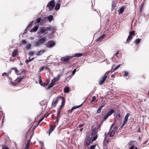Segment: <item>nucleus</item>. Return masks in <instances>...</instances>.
I'll list each match as a JSON object with an SVG mask.
<instances>
[{"label":"nucleus","instance_id":"obj_25","mask_svg":"<svg viewBox=\"0 0 149 149\" xmlns=\"http://www.w3.org/2000/svg\"><path fill=\"white\" fill-rule=\"evenodd\" d=\"M33 59H34L33 57L32 58H31L30 57H29L28 59H27L25 61V62H26V63L28 64L29 62H30L31 61H32V60H33Z\"/></svg>","mask_w":149,"mask_h":149},{"label":"nucleus","instance_id":"obj_37","mask_svg":"<svg viewBox=\"0 0 149 149\" xmlns=\"http://www.w3.org/2000/svg\"><path fill=\"white\" fill-rule=\"evenodd\" d=\"M11 70H14L15 73L17 74H18V72L17 69L15 68H13L11 69Z\"/></svg>","mask_w":149,"mask_h":149},{"label":"nucleus","instance_id":"obj_44","mask_svg":"<svg viewBox=\"0 0 149 149\" xmlns=\"http://www.w3.org/2000/svg\"><path fill=\"white\" fill-rule=\"evenodd\" d=\"M29 146H30V141H29V142H27L25 147L29 148Z\"/></svg>","mask_w":149,"mask_h":149},{"label":"nucleus","instance_id":"obj_34","mask_svg":"<svg viewBox=\"0 0 149 149\" xmlns=\"http://www.w3.org/2000/svg\"><path fill=\"white\" fill-rule=\"evenodd\" d=\"M52 18H53L52 16L51 15H50L48 17V20L49 22H51V21Z\"/></svg>","mask_w":149,"mask_h":149},{"label":"nucleus","instance_id":"obj_29","mask_svg":"<svg viewBox=\"0 0 149 149\" xmlns=\"http://www.w3.org/2000/svg\"><path fill=\"white\" fill-rule=\"evenodd\" d=\"M70 91V89L68 87H65L64 89V92L65 93H68Z\"/></svg>","mask_w":149,"mask_h":149},{"label":"nucleus","instance_id":"obj_53","mask_svg":"<svg viewBox=\"0 0 149 149\" xmlns=\"http://www.w3.org/2000/svg\"><path fill=\"white\" fill-rule=\"evenodd\" d=\"M59 120V118L57 117L55 121L56 123H57V124H58V122Z\"/></svg>","mask_w":149,"mask_h":149},{"label":"nucleus","instance_id":"obj_6","mask_svg":"<svg viewBox=\"0 0 149 149\" xmlns=\"http://www.w3.org/2000/svg\"><path fill=\"white\" fill-rule=\"evenodd\" d=\"M126 147L129 148V149H138L137 147H135L134 141H130L126 146Z\"/></svg>","mask_w":149,"mask_h":149},{"label":"nucleus","instance_id":"obj_1","mask_svg":"<svg viewBox=\"0 0 149 149\" xmlns=\"http://www.w3.org/2000/svg\"><path fill=\"white\" fill-rule=\"evenodd\" d=\"M116 130V127H114L113 128L112 125L110 128L109 132L106 134V133L104 135L105 138L104 139V141L103 142L104 145H105V146H107L108 145L109 143V141L108 139L106 140V137L108 136H109L110 137H112L113 136L115 133V132Z\"/></svg>","mask_w":149,"mask_h":149},{"label":"nucleus","instance_id":"obj_15","mask_svg":"<svg viewBox=\"0 0 149 149\" xmlns=\"http://www.w3.org/2000/svg\"><path fill=\"white\" fill-rule=\"evenodd\" d=\"M98 129V128H97L96 127H95L92 130L91 132V134L92 135H97V133Z\"/></svg>","mask_w":149,"mask_h":149},{"label":"nucleus","instance_id":"obj_39","mask_svg":"<svg viewBox=\"0 0 149 149\" xmlns=\"http://www.w3.org/2000/svg\"><path fill=\"white\" fill-rule=\"evenodd\" d=\"M94 136H94L93 137L92 139L91 140L92 142L93 141H95L97 138V135H94Z\"/></svg>","mask_w":149,"mask_h":149},{"label":"nucleus","instance_id":"obj_13","mask_svg":"<svg viewBox=\"0 0 149 149\" xmlns=\"http://www.w3.org/2000/svg\"><path fill=\"white\" fill-rule=\"evenodd\" d=\"M64 100L62 102V103L61 104V105L60 106V108L59 109L57 115V117L59 118V116L60 115V113L62 109V108L64 106Z\"/></svg>","mask_w":149,"mask_h":149},{"label":"nucleus","instance_id":"obj_47","mask_svg":"<svg viewBox=\"0 0 149 149\" xmlns=\"http://www.w3.org/2000/svg\"><path fill=\"white\" fill-rule=\"evenodd\" d=\"M62 1H63L64 3L65 0H59L58 1V2L59 4L61 3Z\"/></svg>","mask_w":149,"mask_h":149},{"label":"nucleus","instance_id":"obj_9","mask_svg":"<svg viewBox=\"0 0 149 149\" xmlns=\"http://www.w3.org/2000/svg\"><path fill=\"white\" fill-rule=\"evenodd\" d=\"M130 115V113H127L125 116L124 120L123 122V123L120 127L121 128H122L123 127L124 125L127 123L128 120V118L129 116Z\"/></svg>","mask_w":149,"mask_h":149},{"label":"nucleus","instance_id":"obj_61","mask_svg":"<svg viewBox=\"0 0 149 149\" xmlns=\"http://www.w3.org/2000/svg\"><path fill=\"white\" fill-rule=\"evenodd\" d=\"M47 84L46 83H43V85L42 86L45 87V86H47Z\"/></svg>","mask_w":149,"mask_h":149},{"label":"nucleus","instance_id":"obj_36","mask_svg":"<svg viewBox=\"0 0 149 149\" xmlns=\"http://www.w3.org/2000/svg\"><path fill=\"white\" fill-rule=\"evenodd\" d=\"M102 40V39H101V38H100V37L99 36L97 38V39L96 40V42H100Z\"/></svg>","mask_w":149,"mask_h":149},{"label":"nucleus","instance_id":"obj_58","mask_svg":"<svg viewBox=\"0 0 149 149\" xmlns=\"http://www.w3.org/2000/svg\"><path fill=\"white\" fill-rule=\"evenodd\" d=\"M45 69V67H42L40 69V71H43Z\"/></svg>","mask_w":149,"mask_h":149},{"label":"nucleus","instance_id":"obj_26","mask_svg":"<svg viewBox=\"0 0 149 149\" xmlns=\"http://www.w3.org/2000/svg\"><path fill=\"white\" fill-rule=\"evenodd\" d=\"M45 52V51L43 50H41L37 53L36 55L38 56L42 54Z\"/></svg>","mask_w":149,"mask_h":149},{"label":"nucleus","instance_id":"obj_11","mask_svg":"<svg viewBox=\"0 0 149 149\" xmlns=\"http://www.w3.org/2000/svg\"><path fill=\"white\" fill-rule=\"evenodd\" d=\"M45 18H41L40 17L38 18L36 20V22L37 23H40V24H43L44 22Z\"/></svg>","mask_w":149,"mask_h":149},{"label":"nucleus","instance_id":"obj_54","mask_svg":"<svg viewBox=\"0 0 149 149\" xmlns=\"http://www.w3.org/2000/svg\"><path fill=\"white\" fill-rule=\"evenodd\" d=\"M4 117H3V118L1 119V124L2 125H3V124L4 122Z\"/></svg>","mask_w":149,"mask_h":149},{"label":"nucleus","instance_id":"obj_32","mask_svg":"<svg viewBox=\"0 0 149 149\" xmlns=\"http://www.w3.org/2000/svg\"><path fill=\"white\" fill-rule=\"evenodd\" d=\"M104 107V105H102L101 107L97 110V113H100L101 112V110Z\"/></svg>","mask_w":149,"mask_h":149},{"label":"nucleus","instance_id":"obj_40","mask_svg":"<svg viewBox=\"0 0 149 149\" xmlns=\"http://www.w3.org/2000/svg\"><path fill=\"white\" fill-rule=\"evenodd\" d=\"M48 28H49V30L50 31H53L54 30V28L53 27L50 26L48 27Z\"/></svg>","mask_w":149,"mask_h":149},{"label":"nucleus","instance_id":"obj_35","mask_svg":"<svg viewBox=\"0 0 149 149\" xmlns=\"http://www.w3.org/2000/svg\"><path fill=\"white\" fill-rule=\"evenodd\" d=\"M22 79L23 78H17L16 80V82H17L18 83H19L21 81Z\"/></svg>","mask_w":149,"mask_h":149},{"label":"nucleus","instance_id":"obj_57","mask_svg":"<svg viewBox=\"0 0 149 149\" xmlns=\"http://www.w3.org/2000/svg\"><path fill=\"white\" fill-rule=\"evenodd\" d=\"M119 54V51H117L116 54V57H118V54Z\"/></svg>","mask_w":149,"mask_h":149},{"label":"nucleus","instance_id":"obj_62","mask_svg":"<svg viewBox=\"0 0 149 149\" xmlns=\"http://www.w3.org/2000/svg\"><path fill=\"white\" fill-rule=\"evenodd\" d=\"M33 22V21H32L30 24L28 26V27H29V26H31L32 24V23Z\"/></svg>","mask_w":149,"mask_h":149},{"label":"nucleus","instance_id":"obj_17","mask_svg":"<svg viewBox=\"0 0 149 149\" xmlns=\"http://www.w3.org/2000/svg\"><path fill=\"white\" fill-rule=\"evenodd\" d=\"M39 25L35 26L33 28L31 29L30 31L31 32L36 31L38 29Z\"/></svg>","mask_w":149,"mask_h":149},{"label":"nucleus","instance_id":"obj_48","mask_svg":"<svg viewBox=\"0 0 149 149\" xmlns=\"http://www.w3.org/2000/svg\"><path fill=\"white\" fill-rule=\"evenodd\" d=\"M84 125H85V124L84 123L82 124H80L77 127H82L84 126Z\"/></svg>","mask_w":149,"mask_h":149},{"label":"nucleus","instance_id":"obj_22","mask_svg":"<svg viewBox=\"0 0 149 149\" xmlns=\"http://www.w3.org/2000/svg\"><path fill=\"white\" fill-rule=\"evenodd\" d=\"M121 117L120 114L119 113L116 114L115 117V119L116 120H119Z\"/></svg>","mask_w":149,"mask_h":149},{"label":"nucleus","instance_id":"obj_50","mask_svg":"<svg viewBox=\"0 0 149 149\" xmlns=\"http://www.w3.org/2000/svg\"><path fill=\"white\" fill-rule=\"evenodd\" d=\"M34 54V52H31L29 53V55L33 56Z\"/></svg>","mask_w":149,"mask_h":149},{"label":"nucleus","instance_id":"obj_38","mask_svg":"<svg viewBox=\"0 0 149 149\" xmlns=\"http://www.w3.org/2000/svg\"><path fill=\"white\" fill-rule=\"evenodd\" d=\"M43 119H44L43 118H41L38 121V122H37L38 123L37 124V125L36 127L38 126V125L40 124V123L43 120Z\"/></svg>","mask_w":149,"mask_h":149},{"label":"nucleus","instance_id":"obj_3","mask_svg":"<svg viewBox=\"0 0 149 149\" xmlns=\"http://www.w3.org/2000/svg\"><path fill=\"white\" fill-rule=\"evenodd\" d=\"M112 72L110 71H109L107 72L100 79L99 81V84L100 85H101L102 84H103L104 82L107 78V74L109 73L111 74L112 73Z\"/></svg>","mask_w":149,"mask_h":149},{"label":"nucleus","instance_id":"obj_46","mask_svg":"<svg viewBox=\"0 0 149 149\" xmlns=\"http://www.w3.org/2000/svg\"><path fill=\"white\" fill-rule=\"evenodd\" d=\"M39 84L41 86H43V83L42 82L41 79H40L39 80Z\"/></svg>","mask_w":149,"mask_h":149},{"label":"nucleus","instance_id":"obj_52","mask_svg":"<svg viewBox=\"0 0 149 149\" xmlns=\"http://www.w3.org/2000/svg\"><path fill=\"white\" fill-rule=\"evenodd\" d=\"M26 43H27V42L25 40H23L22 41V44L24 45V44H26Z\"/></svg>","mask_w":149,"mask_h":149},{"label":"nucleus","instance_id":"obj_10","mask_svg":"<svg viewBox=\"0 0 149 149\" xmlns=\"http://www.w3.org/2000/svg\"><path fill=\"white\" fill-rule=\"evenodd\" d=\"M55 45V42L53 41H49L47 44V47L48 48H51L53 47Z\"/></svg>","mask_w":149,"mask_h":149},{"label":"nucleus","instance_id":"obj_30","mask_svg":"<svg viewBox=\"0 0 149 149\" xmlns=\"http://www.w3.org/2000/svg\"><path fill=\"white\" fill-rule=\"evenodd\" d=\"M60 7V5L59 3H56V5L55 8V9L56 10H57L59 9Z\"/></svg>","mask_w":149,"mask_h":149},{"label":"nucleus","instance_id":"obj_60","mask_svg":"<svg viewBox=\"0 0 149 149\" xmlns=\"http://www.w3.org/2000/svg\"><path fill=\"white\" fill-rule=\"evenodd\" d=\"M76 72V70L75 69H74L72 72V74H74Z\"/></svg>","mask_w":149,"mask_h":149},{"label":"nucleus","instance_id":"obj_45","mask_svg":"<svg viewBox=\"0 0 149 149\" xmlns=\"http://www.w3.org/2000/svg\"><path fill=\"white\" fill-rule=\"evenodd\" d=\"M2 149H10L8 147L4 145L2 146Z\"/></svg>","mask_w":149,"mask_h":149},{"label":"nucleus","instance_id":"obj_19","mask_svg":"<svg viewBox=\"0 0 149 149\" xmlns=\"http://www.w3.org/2000/svg\"><path fill=\"white\" fill-rule=\"evenodd\" d=\"M83 55L82 53H75L74 55H73L72 56V58L73 57H81Z\"/></svg>","mask_w":149,"mask_h":149},{"label":"nucleus","instance_id":"obj_20","mask_svg":"<svg viewBox=\"0 0 149 149\" xmlns=\"http://www.w3.org/2000/svg\"><path fill=\"white\" fill-rule=\"evenodd\" d=\"M82 104H81L79 105H77V106H74L71 108V110H69V111H70V112H71L74 109H75L77 108H79L80 107H81L82 106Z\"/></svg>","mask_w":149,"mask_h":149},{"label":"nucleus","instance_id":"obj_16","mask_svg":"<svg viewBox=\"0 0 149 149\" xmlns=\"http://www.w3.org/2000/svg\"><path fill=\"white\" fill-rule=\"evenodd\" d=\"M61 75L62 74H58L57 77H54L52 80L55 83L56 81H57L60 79V77Z\"/></svg>","mask_w":149,"mask_h":149},{"label":"nucleus","instance_id":"obj_12","mask_svg":"<svg viewBox=\"0 0 149 149\" xmlns=\"http://www.w3.org/2000/svg\"><path fill=\"white\" fill-rule=\"evenodd\" d=\"M56 125H50L49 126V128L48 130L49 131V136L50 134L52 133V132L54 130L55 127Z\"/></svg>","mask_w":149,"mask_h":149},{"label":"nucleus","instance_id":"obj_31","mask_svg":"<svg viewBox=\"0 0 149 149\" xmlns=\"http://www.w3.org/2000/svg\"><path fill=\"white\" fill-rule=\"evenodd\" d=\"M124 10V8L123 7H121L120 8L119 10H118V12L121 14H122L123 13Z\"/></svg>","mask_w":149,"mask_h":149},{"label":"nucleus","instance_id":"obj_49","mask_svg":"<svg viewBox=\"0 0 149 149\" xmlns=\"http://www.w3.org/2000/svg\"><path fill=\"white\" fill-rule=\"evenodd\" d=\"M96 100V97L95 96H94L93 97L92 100L91 101L92 102H93L94 101Z\"/></svg>","mask_w":149,"mask_h":149},{"label":"nucleus","instance_id":"obj_27","mask_svg":"<svg viewBox=\"0 0 149 149\" xmlns=\"http://www.w3.org/2000/svg\"><path fill=\"white\" fill-rule=\"evenodd\" d=\"M141 39L139 38L136 39L134 41V42L135 44L136 45L139 43L141 40Z\"/></svg>","mask_w":149,"mask_h":149},{"label":"nucleus","instance_id":"obj_18","mask_svg":"<svg viewBox=\"0 0 149 149\" xmlns=\"http://www.w3.org/2000/svg\"><path fill=\"white\" fill-rule=\"evenodd\" d=\"M18 54V51L17 49L14 50L13 52L12 56L13 57H15Z\"/></svg>","mask_w":149,"mask_h":149},{"label":"nucleus","instance_id":"obj_24","mask_svg":"<svg viewBox=\"0 0 149 149\" xmlns=\"http://www.w3.org/2000/svg\"><path fill=\"white\" fill-rule=\"evenodd\" d=\"M38 32L39 33H42L45 32L46 33L45 30L44 29V27L40 28L38 31Z\"/></svg>","mask_w":149,"mask_h":149},{"label":"nucleus","instance_id":"obj_55","mask_svg":"<svg viewBox=\"0 0 149 149\" xmlns=\"http://www.w3.org/2000/svg\"><path fill=\"white\" fill-rule=\"evenodd\" d=\"M100 38H101V39L102 40L103 39L105 38V35L104 34L102 35V36H100Z\"/></svg>","mask_w":149,"mask_h":149},{"label":"nucleus","instance_id":"obj_2","mask_svg":"<svg viewBox=\"0 0 149 149\" xmlns=\"http://www.w3.org/2000/svg\"><path fill=\"white\" fill-rule=\"evenodd\" d=\"M62 100V102L64 100V106L65 105V98L63 97L60 96H58V97L56 98V100H55L54 99L52 103V107H55L58 103V101L60 100Z\"/></svg>","mask_w":149,"mask_h":149},{"label":"nucleus","instance_id":"obj_63","mask_svg":"<svg viewBox=\"0 0 149 149\" xmlns=\"http://www.w3.org/2000/svg\"><path fill=\"white\" fill-rule=\"evenodd\" d=\"M83 128H80L79 130L78 129L77 130H79L80 132H81L83 131Z\"/></svg>","mask_w":149,"mask_h":149},{"label":"nucleus","instance_id":"obj_42","mask_svg":"<svg viewBox=\"0 0 149 149\" xmlns=\"http://www.w3.org/2000/svg\"><path fill=\"white\" fill-rule=\"evenodd\" d=\"M31 45L30 44H28L26 46V49H29L31 47Z\"/></svg>","mask_w":149,"mask_h":149},{"label":"nucleus","instance_id":"obj_64","mask_svg":"<svg viewBox=\"0 0 149 149\" xmlns=\"http://www.w3.org/2000/svg\"><path fill=\"white\" fill-rule=\"evenodd\" d=\"M45 67V69L46 70H48L49 68L48 67H46V66H45V67Z\"/></svg>","mask_w":149,"mask_h":149},{"label":"nucleus","instance_id":"obj_33","mask_svg":"<svg viewBox=\"0 0 149 149\" xmlns=\"http://www.w3.org/2000/svg\"><path fill=\"white\" fill-rule=\"evenodd\" d=\"M135 31H130L129 33V35L132 36H134L135 35Z\"/></svg>","mask_w":149,"mask_h":149},{"label":"nucleus","instance_id":"obj_43","mask_svg":"<svg viewBox=\"0 0 149 149\" xmlns=\"http://www.w3.org/2000/svg\"><path fill=\"white\" fill-rule=\"evenodd\" d=\"M120 66V65L119 64V65H118L117 66H116L114 69L113 71V72H114L115 70L118 69L119 68Z\"/></svg>","mask_w":149,"mask_h":149},{"label":"nucleus","instance_id":"obj_21","mask_svg":"<svg viewBox=\"0 0 149 149\" xmlns=\"http://www.w3.org/2000/svg\"><path fill=\"white\" fill-rule=\"evenodd\" d=\"M133 36L129 35L127 40L126 43H129L130 40L132 39Z\"/></svg>","mask_w":149,"mask_h":149},{"label":"nucleus","instance_id":"obj_23","mask_svg":"<svg viewBox=\"0 0 149 149\" xmlns=\"http://www.w3.org/2000/svg\"><path fill=\"white\" fill-rule=\"evenodd\" d=\"M55 84V83L54 81H53L52 80L51 82L50 83L49 85L48 86L47 89H49L51 88Z\"/></svg>","mask_w":149,"mask_h":149},{"label":"nucleus","instance_id":"obj_51","mask_svg":"<svg viewBox=\"0 0 149 149\" xmlns=\"http://www.w3.org/2000/svg\"><path fill=\"white\" fill-rule=\"evenodd\" d=\"M128 72H125L123 74V76L125 77H127L128 75Z\"/></svg>","mask_w":149,"mask_h":149},{"label":"nucleus","instance_id":"obj_59","mask_svg":"<svg viewBox=\"0 0 149 149\" xmlns=\"http://www.w3.org/2000/svg\"><path fill=\"white\" fill-rule=\"evenodd\" d=\"M46 83L48 84L49 82V79H47V80H46Z\"/></svg>","mask_w":149,"mask_h":149},{"label":"nucleus","instance_id":"obj_7","mask_svg":"<svg viewBox=\"0 0 149 149\" xmlns=\"http://www.w3.org/2000/svg\"><path fill=\"white\" fill-rule=\"evenodd\" d=\"M55 6V3L54 0L49 1L47 4V7L50 10L53 9Z\"/></svg>","mask_w":149,"mask_h":149},{"label":"nucleus","instance_id":"obj_56","mask_svg":"<svg viewBox=\"0 0 149 149\" xmlns=\"http://www.w3.org/2000/svg\"><path fill=\"white\" fill-rule=\"evenodd\" d=\"M44 29L45 31V32L47 31L49 29V28H48V27H46L45 28H44Z\"/></svg>","mask_w":149,"mask_h":149},{"label":"nucleus","instance_id":"obj_41","mask_svg":"<svg viewBox=\"0 0 149 149\" xmlns=\"http://www.w3.org/2000/svg\"><path fill=\"white\" fill-rule=\"evenodd\" d=\"M96 145H94L91 146H90L89 149H95V147H96Z\"/></svg>","mask_w":149,"mask_h":149},{"label":"nucleus","instance_id":"obj_28","mask_svg":"<svg viewBox=\"0 0 149 149\" xmlns=\"http://www.w3.org/2000/svg\"><path fill=\"white\" fill-rule=\"evenodd\" d=\"M116 5V3L115 1H112L111 5V10H113L114 8L115 7Z\"/></svg>","mask_w":149,"mask_h":149},{"label":"nucleus","instance_id":"obj_14","mask_svg":"<svg viewBox=\"0 0 149 149\" xmlns=\"http://www.w3.org/2000/svg\"><path fill=\"white\" fill-rule=\"evenodd\" d=\"M92 137V136L91 137L89 136L87 138L86 142V146L88 147L89 146L90 144L91 143Z\"/></svg>","mask_w":149,"mask_h":149},{"label":"nucleus","instance_id":"obj_4","mask_svg":"<svg viewBox=\"0 0 149 149\" xmlns=\"http://www.w3.org/2000/svg\"><path fill=\"white\" fill-rule=\"evenodd\" d=\"M45 41V38H41V39H38L37 41L33 42V46L35 47L39 46L40 45H42L44 43Z\"/></svg>","mask_w":149,"mask_h":149},{"label":"nucleus","instance_id":"obj_8","mask_svg":"<svg viewBox=\"0 0 149 149\" xmlns=\"http://www.w3.org/2000/svg\"><path fill=\"white\" fill-rule=\"evenodd\" d=\"M72 56H69L66 55L65 56L62 57L61 60L64 62H69L70 61V60L72 59Z\"/></svg>","mask_w":149,"mask_h":149},{"label":"nucleus","instance_id":"obj_5","mask_svg":"<svg viewBox=\"0 0 149 149\" xmlns=\"http://www.w3.org/2000/svg\"><path fill=\"white\" fill-rule=\"evenodd\" d=\"M114 112V110L113 109H111L108 112H105V114H103L104 117L102 121H105L108 117L111 115Z\"/></svg>","mask_w":149,"mask_h":149}]
</instances>
